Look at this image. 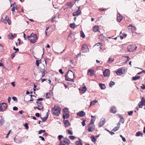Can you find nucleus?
Returning a JSON list of instances; mask_svg holds the SVG:
<instances>
[{
	"mask_svg": "<svg viewBox=\"0 0 145 145\" xmlns=\"http://www.w3.org/2000/svg\"><path fill=\"white\" fill-rule=\"evenodd\" d=\"M52 114L54 115L58 116L60 113V108L58 106H55L51 110Z\"/></svg>",
	"mask_w": 145,
	"mask_h": 145,
	"instance_id": "1",
	"label": "nucleus"
},
{
	"mask_svg": "<svg viewBox=\"0 0 145 145\" xmlns=\"http://www.w3.org/2000/svg\"><path fill=\"white\" fill-rule=\"evenodd\" d=\"M27 38L30 40V42L33 43L36 42V40L37 39V35L33 33H31L29 36H27Z\"/></svg>",
	"mask_w": 145,
	"mask_h": 145,
	"instance_id": "2",
	"label": "nucleus"
},
{
	"mask_svg": "<svg viewBox=\"0 0 145 145\" xmlns=\"http://www.w3.org/2000/svg\"><path fill=\"white\" fill-rule=\"evenodd\" d=\"M70 75H72L73 76H74V74L73 72L71 70H69L67 72V73L65 74V79L66 80L71 81V80L73 79V78H70L69 77Z\"/></svg>",
	"mask_w": 145,
	"mask_h": 145,
	"instance_id": "3",
	"label": "nucleus"
},
{
	"mask_svg": "<svg viewBox=\"0 0 145 145\" xmlns=\"http://www.w3.org/2000/svg\"><path fill=\"white\" fill-rule=\"evenodd\" d=\"M43 100L42 98H40L37 99V101H36V103L38 105V107H35V109L37 108L39 110H41L43 108V106L42 105V103L40 101H42Z\"/></svg>",
	"mask_w": 145,
	"mask_h": 145,
	"instance_id": "4",
	"label": "nucleus"
},
{
	"mask_svg": "<svg viewBox=\"0 0 145 145\" xmlns=\"http://www.w3.org/2000/svg\"><path fill=\"white\" fill-rule=\"evenodd\" d=\"M137 46L135 45H129L127 47V49L129 52H135L137 48Z\"/></svg>",
	"mask_w": 145,
	"mask_h": 145,
	"instance_id": "5",
	"label": "nucleus"
},
{
	"mask_svg": "<svg viewBox=\"0 0 145 145\" xmlns=\"http://www.w3.org/2000/svg\"><path fill=\"white\" fill-rule=\"evenodd\" d=\"M7 104L5 103L0 104V111L1 112L4 111L7 108Z\"/></svg>",
	"mask_w": 145,
	"mask_h": 145,
	"instance_id": "6",
	"label": "nucleus"
},
{
	"mask_svg": "<svg viewBox=\"0 0 145 145\" xmlns=\"http://www.w3.org/2000/svg\"><path fill=\"white\" fill-rule=\"evenodd\" d=\"M69 111L67 108H64V120L65 118H68L69 116Z\"/></svg>",
	"mask_w": 145,
	"mask_h": 145,
	"instance_id": "7",
	"label": "nucleus"
},
{
	"mask_svg": "<svg viewBox=\"0 0 145 145\" xmlns=\"http://www.w3.org/2000/svg\"><path fill=\"white\" fill-rule=\"evenodd\" d=\"M123 68H121L118 69L116 71V73L118 75H122L124 74V72Z\"/></svg>",
	"mask_w": 145,
	"mask_h": 145,
	"instance_id": "8",
	"label": "nucleus"
},
{
	"mask_svg": "<svg viewBox=\"0 0 145 145\" xmlns=\"http://www.w3.org/2000/svg\"><path fill=\"white\" fill-rule=\"evenodd\" d=\"M81 50L84 53L87 52L89 50L86 44H84L82 46Z\"/></svg>",
	"mask_w": 145,
	"mask_h": 145,
	"instance_id": "9",
	"label": "nucleus"
},
{
	"mask_svg": "<svg viewBox=\"0 0 145 145\" xmlns=\"http://www.w3.org/2000/svg\"><path fill=\"white\" fill-rule=\"evenodd\" d=\"M88 131L89 132H92L94 131L95 129L94 124H89L88 125Z\"/></svg>",
	"mask_w": 145,
	"mask_h": 145,
	"instance_id": "10",
	"label": "nucleus"
},
{
	"mask_svg": "<svg viewBox=\"0 0 145 145\" xmlns=\"http://www.w3.org/2000/svg\"><path fill=\"white\" fill-rule=\"evenodd\" d=\"M144 105H145V99L144 98H142L141 101L138 103V106L139 108H142Z\"/></svg>",
	"mask_w": 145,
	"mask_h": 145,
	"instance_id": "11",
	"label": "nucleus"
},
{
	"mask_svg": "<svg viewBox=\"0 0 145 145\" xmlns=\"http://www.w3.org/2000/svg\"><path fill=\"white\" fill-rule=\"evenodd\" d=\"M103 74L105 77L109 76L110 75V71L108 69H106L103 72Z\"/></svg>",
	"mask_w": 145,
	"mask_h": 145,
	"instance_id": "12",
	"label": "nucleus"
},
{
	"mask_svg": "<svg viewBox=\"0 0 145 145\" xmlns=\"http://www.w3.org/2000/svg\"><path fill=\"white\" fill-rule=\"evenodd\" d=\"M29 95L31 96V99H30V100H28V101H27V99H26V98H27L28 97L29 98L30 97H29V96H25V97L24 100L25 101H26L28 102H30L31 101H33V99L32 97H35V95Z\"/></svg>",
	"mask_w": 145,
	"mask_h": 145,
	"instance_id": "13",
	"label": "nucleus"
},
{
	"mask_svg": "<svg viewBox=\"0 0 145 145\" xmlns=\"http://www.w3.org/2000/svg\"><path fill=\"white\" fill-rule=\"evenodd\" d=\"M14 140L17 143H19L21 142V140L20 138L16 136L14 138Z\"/></svg>",
	"mask_w": 145,
	"mask_h": 145,
	"instance_id": "14",
	"label": "nucleus"
},
{
	"mask_svg": "<svg viewBox=\"0 0 145 145\" xmlns=\"http://www.w3.org/2000/svg\"><path fill=\"white\" fill-rule=\"evenodd\" d=\"M128 29L129 30L131 31L132 32H133L134 31H135L136 28L134 26L132 25V24L130 25L128 27Z\"/></svg>",
	"mask_w": 145,
	"mask_h": 145,
	"instance_id": "15",
	"label": "nucleus"
},
{
	"mask_svg": "<svg viewBox=\"0 0 145 145\" xmlns=\"http://www.w3.org/2000/svg\"><path fill=\"white\" fill-rule=\"evenodd\" d=\"M77 115L81 117L84 116L86 114L83 111H80L77 113Z\"/></svg>",
	"mask_w": 145,
	"mask_h": 145,
	"instance_id": "16",
	"label": "nucleus"
},
{
	"mask_svg": "<svg viewBox=\"0 0 145 145\" xmlns=\"http://www.w3.org/2000/svg\"><path fill=\"white\" fill-rule=\"evenodd\" d=\"M70 125L71 124L68 120H64V125L65 127H68L70 126Z\"/></svg>",
	"mask_w": 145,
	"mask_h": 145,
	"instance_id": "17",
	"label": "nucleus"
},
{
	"mask_svg": "<svg viewBox=\"0 0 145 145\" xmlns=\"http://www.w3.org/2000/svg\"><path fill=\"white\" fill-rule=\"evenodd\" d=\"M105 122V119H101V121L99 123V127H101L102 126Z\"/></svg>",
	"mask_w": 145,
	"mask_h": 145,
	"instance_id": "18",
	"label": "nucleus"
},
{
	"mask_svg": "<svg viewBox=\"0 0 145 145\" xmlns=\"http://www.w3.org/2000/svg\"><path fill=\"white\" fill-rule=\"evenodd\" d=\"M81 11L80 10H78L74 12L73 15L74 16H78L81 14Z\"/></svg>",
	"mask_w": 145,
	"mask_h": 145,
	"instance_id": "19",
	"label": "nucleus"
},
{
	"mask_svg": "<svg viewBox=\"0 0 145 145\" xmlns=\"http://www.w3.org/2000/svg\"><path fill=\"white\" fill-rule=\"evenodd\" d=\"M117 18L118 21L119 22H120L122 20L123 17L119 13L117 14Z\"/></svg>",
	"mask_w": 145,
	"mask_h": 145,
	"instance_id": "20",
	"label": "nucleus"
},
{
	"mask_svg": "<svg viewBox=\"0 0 145 145\" xmlns=\"http://www.w3.org/2000/svg\"><path fill=\"white\" fill-rule=\"evenodd\" d=\"M94 71L91 69H89L88 71V74L89 76H91L93 75Z\"/></svg>",
	"mask_w": 145,
	"mask_h": 145,
	"instance_id": "21",
	"label": "nucleus"
},
{
	"mask_svg": "<svg viewBox=\"0 0 145 145\" xmlns=\"http://www.w3.org/2000/svg\"><path fill=\"white\" fill-rule=\"evenodd\" d=\"M12 6H13V7L12 8L11 10L12 11V14H13L14 12H15V7L16 6V4L15 3H14L11 5V7H12Z\"/></svg>",
	"mask_w": 145,
	"mask_h": 145,
	"instance_id": "22",
	"label": "nucleus"
},
{
	"mask_svg": "<svg viewBox=\"0 0 145 145\" xmlns=\"http://www.w3.org/2000/svg\"><path fill=\"white\" fill-rule=\"evenodd\" d=\"M63 137V136L61 135H59L58 136L59 139L60 141V143L59 145H63V142L61 141V140L62 138Z\"/></svg>",
	"mask_w": 145,
	"mask_h": 145,
	"instance_id": "23",
	"label": "nucleus"
},
{
	"mask_svg": "<svg viewBox=\"0 0 145 145\" xmlns=\"http://www.w3.org/2000/svg\"><path fill=\"white\" fill-rule=\"evenodd\" d=\"M99 26L98 25H95L93 27V30L94 32H96L98 31Z\"/></svg>",
	"mask_w": 145,
	"mask_h": 145,
	"instance_id": "24",
	"label": "nucleus"
},
{
	"mask_svg": "<svg viewBox=\"0 0 145 145\" xmlns=\"http://www.w3.org/2000/svg\"><path fill=\"white\" fill-rule=\"evenodd\" d=\"M40 72L42 74V77H44L45 75V73L46 72V70L44 69H40Z\"/></svg>",
	"mask_w": 145,
	"mask_h": 145,
	"instance_id": "25",
	"label": "nucleus"
},
{
	"mask_svg": "<svg viewBox=\"0 0 145 145\" xmlns=\"http://www.w3.org/2000/svg\"><path fill=\"white\" fill-rule=\"evenodd\" d=\"M4 16L5 17V20H5L4 22L5 23H6L7 22L8 23V24L10 25V23H9L8 22V21H10L8 17L6 15Z\"/></svg>",
	"mask_w": 145,
	"mask_h": 145,
	"instance_id": "26",
	"label": "nucleus"
},
{
	"mask_svg": "<svg viewBox=\"0 0 145 145\" xmlns=\"http://www.w3.org/2000/svg\"><path fill=\"white\" fill-rule=\"evenodd\" d=\"M15 36V35H13L12 33H10L8 37L9 39H12L14 38Z\"/></svg>",
	"mask_w": 145,
	"mask_h": 145,
	"instance_id": "27",
	"label": "nucleus"
},
{
	"mask_svg": "<svg viewBox=\"0 0 145 145\" xmlns=\"http://www.w3.org/2000/svg\"><path fill=\"white\" fill-rule=\"evenodd\" d=\"M111 112L113 114H114L116 112V108L114 106H113L111 108Z\"/></svg>",
	"mask_w": 145,
	"mask_h": 145,
	"instance_id": "28",
	"label": "nucleus"
},
{
	"mask_svg": "<svg viewBox=\"0 0 145 145\" xmlns=\"http://www.w3.org/2000/svg\"><path fill=\"white\" fill-rule=\"evenodd\" d=\"M91 138L92 141L93 142L94 144H95L96 141V139L95 138L94 135H92L91 136Z\"/></svg>",
	"mask_w": 145,
	"mask_h": 145,
	"instance_id": "29",
	"label": "nucleus"
},
{
	"mask_svg": "<svg viewBox=\"0 0 145 145\" xmlns=\"http://www.w3.org/2000/svg\"><path fill=\"white\" fill-rule=\"evenodd\" d=\"M69 142L70 141L68 139L66 138H64V144L68 145Z\"/></svg>",
	"mask_w": 145,
	"mask_h": 145,
	"instance_id": "30",
	"label": "nucleus"
},
{
	"mask_svg": "<svg viewBox=\"0 0 145 145\" xmlns=\"http://www.w3.org/2000/svg\"><path fill=\"white\" fill-rule=\"evenodd\" d=\"M97 102H98L95 99L93 100L90 103V106L91 105H94L95 104V103H97Z\"/></svg>",
	"mask_w": 145,
	"mask_h": 145,
	"instance_id": "31",
	"label": "nucleus"
},
{
	"mask_svg": "<svg viewBox=\"0 0 145 145\" xmlns=\"http://www.w3.org/2000/svg\"><path fill=\"white\" fill-rule=\"evenodd\" d=\"M99 86L101 89H104L106 88L105 86L103 84L100 83Z\"/></svg>",
	"mask_w": 145,
	"mask_h": 145,
	"instance_id": "32",
	"label": "nucleus"
},
{
	"mask_svg": "<svg viewBox=\"0 0 145 145\" xmlns=\"http://www.w3.org/2000/svg\"><path fill=\"white\" fill-rule=\"evenodd\" d=\"M140 76H133L132 78V79L133 80H136L138 79H140Z\"/></svg>",
	"mask_w": 145,
	"mask_h": 145,
	"instance_id": "33",
	"label": "nucleus"
},
{
	"mask_svg": "<svg viewBox=\"0 0 145 145\" xmlns=\"http://www.w3.org/2000/svg\"><path fill=\"white\" fill-rule=\"evenodd\" d=\"M114 61V59L113 58H109L107 62V63H110L113 62Z\"/></svg>",
	"mask_w": 145,
	"mask_h": 145,
	"instance_id": "34",
	"label": "nucleus"
},
{
	"mask_svg": "<svg viewBox=\"0 0 145 145\" xmlns=\"http://www.w3.org/2000/svg\"><path fill=\"white\" fill-rule=\"evenodd\" d=\"M122 116L121 115H120V121L119 122H120L121 123H124V119H123V117L122 116L121 117V116Z\"/></svg>",
	"mask_w": 145,
	"mask_h": 145,
	"instance_id": "35",
	"label": "nucleus"
},
{
	"mask_svg": "<svg viewBox=\"0 0 145 145\" xmlns=\"http://www.w3.org/2000/svg\"><path fill=\"white\" fill-rule=\"evenodd\" d=\"M115 84V83L113 81H111L110 82L109 84V86L110 87H112Z\"/></svg>",
	"mask_w": 145,
	"mask_h": 145,
	"instance_id": "36",
	"label": "nucleus"
},
{
	"mask_svg": "<svg viewBox=\"0 0 145 145\" xmlns=\"http://www.w3.org/2000/svg\"><path fill=\"white\" fill-rule=\"evenodd\" d=\"M5 122V120L3 118H1L0 120V125L2 126L4 124Z\"/></svg>",
	"mask_w": 145,
	"mask_h": 145,
	"instance_id": "37",
	"label": "nucleus"
},
{
	"mask_svg": "<svg viewBox=\"0 0 145 145\" xmlns=\"http://www.w3.org/2000/svg\"><path fill=\"white\" fill-rule=\"evenodd\" d=\"M76 27V25L74 23L70 24V27L72 29H74Z\"/></svg>",
	"mask_w": 145,
	"mask_h": 145,
	"instance_id": "38",
	"label": "nucleus"
},
{
	"mask_svg": "<svg viewBox=\"0 0 145 145\" xmlns=\"http://www.w3.org/2000/svg\"><path fill=\"white\" fill-rule=\"evenodd\" d=\"M51 96V95L50 94V93H46V99H48Z\"/></svg>",
	"mask_w": 145,
	"mask_h": 145,
	"instance_id": "39",
	"label": "nucleus"
},
{
	"mask_svg": "<svg viewBox=\"0 0 145 145\" xmlns=\"http://www.w3.org/2000/svg\"><path fill=\"white\" fill-rule=\"evenodd\" d=\"M142 134V133L138 131L137 132L135 135L136 136L138 137L140 136V135Z\"/></svg>",
	"mask_w": 145,
	"mask_h": 145,
	"instance_id": "40",
	"label": "nucleus"
},
{
	"mask_svg": "<svg viewBox=\"0 0 145 145\" xmlns=\"http://www.w3.org/2000/svg\"><path fill=\"white\" fill-rule=\"evenodd\" d=\"M119 129V127H116L112 129V131H114V132H116L118 131Z\"/></svg>",
	"mask_w": 145,
	"mask_h": 145,
	"instance_id": "41",
	"label": "nucleus"
},
{
	"mask_svg": "<svg viewBox=\"0 0 145 145\" xmlns=\"http://www.w3.org/2000/svg\"><path fill=\"white\" fill-rule=\"evenodd\" d=\"M95 121V119H91L90 122V123L89 124H91V125L94 124V122Z\"/></svg>",
	"mask_w": 145,
	"mask_h": 145,
	"instance_id": "42",
	"label": "nucleus"
},
{
	"mask_svg": "<svg viewBox=\"0 0 145 145\" xmlns=\"http://www.w3.org/2000/svg\"><path fill=\"white\" fill-rule=\"evenodd\" d=\"M87 90V88L85 86H84L82 89V91L83 93H84Z\"/></svg>",
	"mask_w": 145,
	"mask_h": 145,
	"instance_id": "43",
	"label": "nucleus"
},
{
	"mask_svg": "<svg viewBox=\"0 0 145 145\" xmlns=\"http://www.w3.org/2000/svg\"><path fill=\"white\" fill-rule=\"evenodd\" d=\"M76 145H82V144L79 141H76L75 142Z\"/></svg>",
	"mask_w": 145,
	"mask_h": 145,
	"instance_id": "44",
	"label": "nucleus"
},
{
	"mask_svg": "<svg viewBox=\"0 0 145 145\" xmlns=\"http://www.w3.org/2000/svg\"><path fill=\"white\" fill-rule=\"evenodd\" d=\"M81 33V37H82L83 38H84L85 37V35L84 33L82 31H80Z\"/></svg>",
	"mask_w": 145,
	"mask_h": 145,
	"instance_id": "45",
	"label": "nucleus"
},
{
	"mask_svg": "<svg viewBox=\"0 0 145 145\" xmlns=\"http://www.w3.org/2000/svg\"><path fill=\"white\" fill-rule=\"evenodd\" d=\"M40 61V62L41 61ZM39 60H36V65L37 67H38L39 66V64H40V63H41L40 62V63H39Z\"/></svg>",
	"mask_w": 145,
	"mask_h": 145,
	"instance_id": "46",
	"label": "nucleus"
},
{
	"mask_svg": "<svg viewBox=\"0 0 145 145\" xmlns=\"http://www.w3.org/2000/svg\"><path fill=\"white\" fill-rule=\"evenodd\" d=\"M47 117H45L43 118H42V121L43 122L45 121H46L47 119Z\"/></svg>",
	"mask_w": 145,
	"mask_h": 145,
	"instance_id": "47",
	"label": "nucleus"
},
{
	"mask_svg": "<svg viewBox=\"0 0 145 145\" xmlns=\"http://www.w3.org/2000/svg\"><path fill=\"white\" fill-rule=\"evenodd\" d=\"M45 130H40L39 131V134H40L42 133H45Z\"/></svg>",
	"mask_w": 145,
	"mask_h": 145,
	"instance_id": "48",
	"label": "nucleus"
},
{
	"mask_svg": "<svg viewBox=\"0 0 145 145\" xmlns=\"http://www.w3.org/2000/svg\"><path fill=\"white\" fill-rule=\"evenodd\" d=\"M69 138L71 140L74 139L76 138V137L73 136H70L69 137Z\"/></svg>",
	"mask_w": 145,
	"mask_h": 145,
	"instance_id": "49",
	"label": "nucleus"
},
{
	"mask_svg": "<svg viewBox=\"0 0 145 145\" xmlns=\"http://www.w3.org/2000/svg\"><path fill=\"white\" fill-rule=\"evenodd\" d=\"M120 136L121 137L123 141L124 142H125L126 141L125 138L124 137L121 135H120Z\"/></svg>",
	"mask_w": 145,
	"mask_h": 145,
	"instance_id": "50",
	"label": "nucleus"
},
{
	"mask_svg": "<svg viewBox=\"0 0 145 145\" xmlns=\"http://www.w3.org/2000/svg\"><path fill=\"white\" fill-rule=\"evenodd\" d=\"M86 121V120H84L82 122V124L83 126H84L85 125V122Z\"/></svg>",
	"mask_w": 145,
	"mask_h": 145,
	"instance_id": "51",
	"label": "nucleus"
},
{
	"mask_svg": "<svg viewBox=\"0 0 145 145\" xmlns=\"http://www.w3.org/2000/svg\"><path fill=\"white\" fill-rule=\"evenodd\" d=\"M16 53V52H15V53H13L12 54H11V58L13 59L14 58V57H15L16 54H15V53Z\"/></svg>",
	"mask_w": 145,
	"mask_h": 145,
	"instance_id": "52",
	"label": "nucleus"
},
{
	"mask_svg": "<svg viewBox=\"0 0 145 145\" xmlns=\"http://www.w3.org/2000/svg\"><path fill=\"white\" fill-rule=\"evenodd\" d=\"M24 126L25 127V128L26 129H28L29 128V127L28 126V124L27 123H25V124L24 125Z\"/></svg>",
	"mask_w": 145,
	"mask_h": 145,
	"instance_id": "53",
	"label": "nucleus"
},
{
	"mask_svg": "<svg viewBox=\"0 0 145 145\" xmlns=\"http://www.w3.org/2000/svg\"><path fill=\"white\" fill-rule=\"evenodd\" d=\"M133 113V111H130L128 112V114L129 116H131L132 115Z\"/></svg>",
	"mask_w": 145,
	"mask_h": 145,
	"instance_id": "54",
	"label": "nucleus"
},
{
	"mask_svg": "<svg viewBox=\"0 0 145 145\" xmlns=\"http://www.w3.org/2000/svg\"><path fill=\"white\" fill-rule=\"evenodd\" d=\"M12 99L14 101H18L16 97H12Z\"/></svg>",
	"mask_w": 145,
	"mask_h": 145,
	"instance_id": "55",
	"label": "nucleus"
},
{
	"mask_svg": "<svg viewBox=\"0 0 145 145\" xmlns=\"http://www.w3.org/2000/svg\"><path fill=\"white\" fill-rule=\"evenodd\" d=\"M56 18V16H54V17H53L51 20V22H54L55 21V20L54 19L55 18Z\"/></svg>",
	"mask_w": 145,
	"mask_h": 145,
	"instance_id": "56",
	"label": "nucleus"
},
{
	"mask_svg": "<svg viewBox=\"0 0 145 145\" xmlns=\"http://www.w3.org/2000/svg\"><path fill=\"white\" fill-rule=\"evenodd\" d=\"M99 10L100 11H104V10H107V9L106 8H100L99 9Z\"/></svg>",
	"mask_w": 145,
	"mask_h": 145,
	"instance_id": "57",
	"label": "nucleus"
},
{
	"mask_svg": "<svg viewBox=\"0 0 145 145\" xmlns=\"http://www.w3.org/2000/svg\"><path fill=\"white\" fill-rule=\"evenodd\" d=\"M102 45H101L98 48L99 51H100V52L101 51V50L102 49Z\"/></svg>",
	"mask_w": 145,
	"mask_h": 145,
	"instance_id": "58",
	"label": "nucleus"
},
{
	"mask_svg": "<svg viewBox=\"0 0 145 145\" xmlns=\"http://www.w3.org/2000/svg\"><path fill=\"white\" fill-rule=\"evenodd\" d=\"M39 138H41V139L42 140V141L45 140V139H44V138L43 137H42L41 136H39Z\"/></svg>",
	"mask_w": 145,
	"mask_h": 145,
	"instance_id": "59",
	"label": "nucleus"
},
{
	"mask_svg": "<svg viewBox=\"0 0 145 145\" xmlns=\"http://www.w3.org/2000/svg\"><path fill=\"white\" fill-rule=\"evenodd\" d=\"M142 86H141V88L142 89H145V86L144 84H143Z\"/></svg>",
	"mask_w": 145,
	"mask_h": 145,
	"instance_id": "60",
	"label": "nucleus"
},
{
	"mask_svg": "<svg viewBox=\"0 0 145 145\" xmlns=\"http://www.w3.org/2000/svg\"><path fill=\"white\" fill-rule=\"evenodd\" d=\"M13 109L14 110H18V108L17 107H16V106H14L13 108Z\"/></svg>",
	"mask_w": 145,
	"mask_h": 145,
	"instance_id": "61",
	"label": "nucleus"
},
{
	"mask_svg": "<svg viewBox=\"0 0 145 145\" xmlns=\"http://www.w3.org/2000/svg\"><path fill=\"white\" fill-rule=\"evenodd\" d=\"M68 133L70 135L72 134V132L69 130H68Z\"/></svg>",
	"mask_w": 145,
	"mask_h": 145,
	"instance_id": "62",
	"label": "nucleus"
},
{
	"mask_svg": "<svg viewBox=\"0 0 145 145\" xmlns=\"http://www.w3.org/2000/svg\"><path fill=\"white\" fill-rule=\"evenodd\" d=\"M13 49L14 50H15L16 51H17V52L19 51V49L18 48H16L15 47H14Z\"/></svg>",
	"mask_w": 145,
	"mask_h": 145,
	"instance_id": "63",
	"label": "nucleus"
},
{
	"mask_svg": "<svg viewBox=\"0 0 145 145\" xmlns=\"http://www.w3.org/2000/svg\"><path fill=\"white\" fill-rule=\"evenodd\" d=\"M35 116L37 117H39L40 116L39 114L38 113H37L35 114Z\"/></svg>",
	"mask_w": 145,
	"mask_h": 145,
	"instance_id": "64",
	"label": "nucleus"
}]
</instances>
